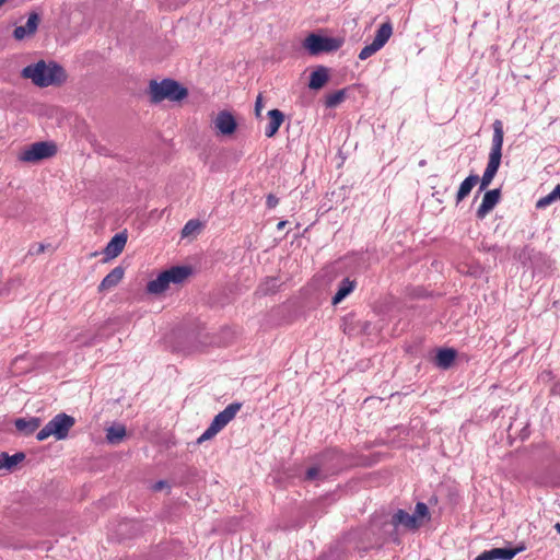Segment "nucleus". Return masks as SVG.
I'll return each mask as SVG.
<instances>
[{"label":"nucleus","mask_w":560,"mask_h":560,"mask_svg":"<svg viewBox=\"0 0 560 560\" xmlns=\"http://www.w3.org/2000/svg\"><path fill=\"white\" fill-rule=\"evenodd\" d=\"M431 517L428 505L424 502H418L415 508L413 514H409L402 509L396 510L389 522L383 526L384 533L394 541H399V530L416 532L422 525L424 521H429Z\"/></svg>","instance_id":"f257e3e1"},{"label":"nucleus","mask_w":560,"mask_h":560,"mask_svg":"<svg viewBox=\"0 0 560 560\" xmlns=\"http://www.w3.org/2000/svg\"><path fill=\"white\" fill-rule=\"evenodd\" d=\"M21 75L24 79H30L38 88L60 85L67 79L66 71L60 65L44 60L24 67Z\"/></svg>","instance_id":"f03ea898"},{"label":"nucleus","mask_w":560,"mask_h":560,"mask_svg":"<svg viewBox=\"0 0 560 560\" xmlns=\"http://www.w3.org/2000/svg\"><path fill=\"white\" fill-rule=\"evenodd\" d=\"M149 93L153 103L164 100L180 101L188 94L187 89L173 79H164L161 82L152 80L149 85Z\"/></svg>","instance_id":"7ed1b4c3"},{"label":"nucleus","mask_w":560,"mask_h":560,"mask_svg":"<svg viewBox=\"0 0 560 560\" xmlns=\"http://www.w3.org/2000/svg\"><path fill=\"white\" fill-rule=\"evenodd\" d=\"M75 420L73 417L60 412L56 415L48 423L37 432L36 439L44 441L49 436L54 435L56 440H65L70 429L74 425Z\"/></svg>","instance_id":"20e7f679"},{"label":"nucleus","mask_w":560,"mask_h":560,"mask_svg":"<svg viewBox=\"0 0 560 560\" xmlns=\"http://www.w3.org/2000/svg\"><path fill=\"white\" fill-rule=\"evenodd\" d=\"M492 129L493 136L491 141V149L485 172L495 176L502 159V147L504 140L503 122L499 119H495L492 124Z\"/></svg>","instance_id":"39448f33"},{"label":"nucleus","mask_w":560,"mask_h":560,"mask_svg":"<svg viewBox=\"0 0 560 560\" xmlns=\"http://www.w3.org/2000/svg\"><path fill=\"white\" fill-rule=\"evenodd\" d=\"M342 44L343 40L340 38L322 36L315 33H311L303 42L304 48L312 56L336 51L342 46Z\"/></svg>","instance_id":"423d86ee"},{"label":"nucleus","mask_w":560,"mask_h":560,"mask_svg":"<svg viewBox=\"0 0 560 560\" xmlns=\"http://www.w3.org/2000/svg\"><path fill=\"white\" fill-rule=\"evenodd\" d=\"M57 153V145L49 141H39L32 143L20 155L23 162H38L44 159H49Z\"/></svg>","instance_id":"0eeeda50"},{"label":"nucleus","mask_w":560,"mask_h":560,"mask_svg":"<svg viewBox=\"0 0 560 560\" xmlns=\"http://www.w3.org/2000/svg\"><path fill=\"white\" fill-rule=\"evenodd\" d=\"M345 455L338 448H328L318 454L315 458L325 470V477L338 472L343 465Z\"/></svg>","instance_id":"6e6552de"},{"label":"nucleus","mask_w":560,"mask_h":560,"mask_svg":"<svg viewBox=\"0 0 560 560\" xmlns=\"http://www.w3.org/2000/svg\"><path fill=\"white\" fill-rule=\"evenodd\" d=\"M525 549L524 546L517 548H492L485 550L475 560H512L518 552Z\"/></svg>","instance_id":"1a4fd4ad"},{"label":"nucleus","mask_w":560,"mask_h":560,"mask_svg":"<svg viewBox=\"0 0 560 560\" xmlns=\"http://www.w3.org/2000/svg\"><path fill=\"white\" fill-rule=\"evenodd\" d=\"M243 404L238 401H234L228 405L222 411H220L212 420V424L221 431L225 428L237 415L241 410Z\"/></svg>","instance_id":"9d476101"},{"label":"nucleus","mask_w":560,"mask_h":560,"mask_svg":"<svg viewBox=\"0 0 560 560\" xmlns=\"http://www.w3.org/2000/svg\"><path fill=\"white\" fill-rule=\"evenodd\" d=\"M213 124L218 132L223 136H230L234 133L237 128L234 116L228 110L219 112Z\"/></svg>","instance_id":"9b49d317"},{"label":"nucleus","mask_w":560,"mask_h":560,"mask_svg":"<svg viewBox=\"0 0 560 560\" xmlns=\"http://www.w3.org/2000/svg\"><path fill=\"white\" fill-rule=\"evenodd\" d=\"M501 198V190L499 188L491 189L485 192L482 201L477 209L476 217L479 220L486 218V215L498 205Z\"/></svg>","instance_id":"f8f14e48"},{"label":"nucleus","mask_w":560,"mask_h":560,"mask_svg":"<svg viewBox=\"0 0 560 560\" xmlns=\"http://www.w3.org/2000/svg\"><path fill=\"white\" fill-rule=\"evenodd\" d=\"M40 18L36 12L30 13L27 22L24 26H16L13 31V37L16 40H22L27 36H32L38 28Z\"/></svg>","instance_id":"ddd939ff"},{"label":"nucleus","mask_w":560,"mask_h":560,"mask_svg":"<svg viewBox=\"0 0 560 560\" xmlns=\"http://www.w3.org/2000/svg\"><path fill=\"white\" fill-rule=\"evenodd\" d=\"M125 268L121 266L115 267L98 284V292H105L115 288L124 278Z\"/></svg>","instance_id":"4468645a"},{"label":"nucleus","mask_w":560,"mask_h":560,"mask_svg":"<svg viewBox=\"0 0 560 560\" xmlns=\"http://www.w3.org/2000/svg\"><path fill=\"white\" fill-rule=\"evenodd\" d=\"M267 115L269 122L266 126L265 136L267 138H272L278 132L280 126L283 124L284 114L280 109L275 108L270 109Z\"/></svg>","instance_id":"2eb2a0df"},{"label":"nucleus","mask_w":560,"mask_h":560,"mask_svg":"<svg viewBox=\"0 0 560 560\" xmlns=\"http://www.w3.org/2000/svg\"><path fill=\"white\" fill-rule=\"evenodd\" d=\"M127 243V235L125 233H117L106 245L104 253L108 258L117 257Z\"/></svg>","instance_id":"dca6fc26"},{"label":"nucleus","mask_w":560,"mask_h":560,"mask_svg":"<svg viewBox=\"0 0 560 560\" xmlns=\"http://www.w3.org/2000/svg\"><path fill=\"white\" fill-rule=\"evenodd\" d=\"M357 287V281L350 279L349 277L343 278L339 283L337 288L336 294L331 299V303L334 305H337L341 303L350 293L353 292V290Z\"/></svg>","instance_id":"f3484780"},{"label":"nucleus","mask_w":560,"mask_h":560,"mask_svg":"<svg viewBox=\"0 0 560 560\" xmlns=\"http://www.w3.org/2000/svg\"><path fill=\"white\" fill-rule=\"evenodd\" d=\"M42 424V420L38 417L26 418H18L14 421V425L16 430L24 434L31 435L33 434Z\"/></svg>","instance_id":"a211bd4d"},{"label":"nucleus","mask_w":560,"mask_h":560,"mask_svg":"<svg viewBox=\"0 0 560 560\" xmlns=\"http://www.w3.org/2000/svg\"><path fill=\"white\" fill-rule=\"evenodd\" d=\"M456 355V350L452 348L440 349L435 355L434 363L438 368L447 370L454 363Z\"/></svg>","instance_id":"6ab92c4d"},{"label":"nucleus","mask_w":560,"mask_h":560,"mask_svg":"<svg viewBox=\"0 0 560 560\" xmlns=\"http://www.w3.org/2000/svg\"><path fill=\"white\" fill-rule=\"evenodd\" d=\"M328 79V69L324 66H318L310 75L308 88L319 90L327 83Z\"/></svg>","instance_id":"aec40b11"},{"label":"nucleus","mask_w":560,"mask_h":560,"mask_svg":"<svg viewBox=\"0 0 560 560\" xmlns=\"http://www.w3.org/2000/svg\"><path fill=\"white\" fill-rule=\"evenodd\" d=\"M164 271L170 283L175 284L184 282L191 275V268L187 266H174Z\"/></svg>","instance_id":"412c9836"},{"label":"nucleus","mask_w":560,"mask_h":560,"mask_svg":"<svg viewBox=\"0 0 560 560\" xmlns=\"http://www.w3.org/2000/svg\"><path fill=\"white\" fill-rule=\"evenodd\" d=\"M479 176L477 174H470L459 185L456 194V205L463 201L471 191V189L478 184Z\"/></svg>","instance_id":"4be33fe9"},{"label":"nucleus","mask_w":560,"mask_h":560,"mask_svg":"<svg viewBox=\"0 0 560 560\" xmlns=\"http://www.w3.org/2000/svg\"><path fill=\"white\" fill-rule=\"evenodd\" d=\"M170 285L165 271L161 272L155 279L148 282L147 290L149 293L159 294L164 292Z\"/></svg>","instance_id":"5701e85b"},{"label":"nucleus","mask_w":560,"mask_h":560,"mask_svg":"<svg viewBox=\"0 0 560 560\" xmlns=\"http://www.w3.org/2000/svg\"><path fill=\"white\" fill-rule=\"evenodd\" d=\"M393 34L390 22L383 23L376 31L373 43L383 48Z\"/></svg>","instance_id":"b1692460"},{"label":"nucleus","mask_w":560,"mask_h":560,"mask_svg":"<svg viewBox=\"0 0 560 560\" xmlns=\"http://www.w3.org/2000/svg\"><path fill=\"white\" fill-rule=\"evenodd\" d=\"M125 435L126 428L122 424H114L106 430V440L110 444L119 443Z\"/></svg>","instance_id":"393cba45"},{"label":"nucleus","mask_w":560,"mask_h":560,"mask_svg":"<svg viewBox=\"0 0 560 560\" xmlns=\"http://www.w3.org/2000/svg\"><path fill=\"white\" fill-rule=\"evenodd\" d=\"M280 287V280L277 277L266 278L258 287V292L262 295L273 294Z\"/></svg>","instance_id":"a878e982"},{"label":"nucleus","mask_w":560,"mask_h":560,"mask_svg":"<svg viewBox=\"0 0 560 560\" xmlns=\"http://www.w3.org/2000/svg\"><path fill=\"white\" fill-rule=\"evenodd\" d=\"M325 468L316 462V465L310 467L306 472L304 480L306 481H313L315 479L325 480L327 477H325Z\"/></svg>","instance_id":"bb28decb"},{"label":"nucleus","mask_w":560,"mask_h":560,"mask_svg":"<svg viewBox=\"0 0 560 560\" xmlns=\"http://www.w3.org/2000/svg\"><path fill=\"white\" fill-rule=\"evenodd\" d=\"M346 97V90H338L331 94H328L325 98V106L327 108L337 107Z\"/></svg>","instance_id":"cd10ccee"},{"label":"nucleus","mask_w":560,"mask_h":560,"mask_svg":"<svg viewBox=\"0 0 560 560\" xmlns=\"http://www.w3.org/2000/svg\"><path fill=\"white\" fill-rule=\"evenodd\" d=\"M381 48L376 46L373 42L369 45H365L361 51L359 52V59L366 60L371 56H373L375 52H377Z\"/></svg>","instance_id":"c85d7f7f"},{"label":"nucleus","mask_w":560,"mask_h":560,"mask_svg":"<svg viewBox=\"0 0 560 560\" xmlns=\"http://www.w3.org/2000/svg\"><path fill=\"white\" fill-rule=\"evenodd\" d=\"M557 200H559V198L556 195V192L552 190L547 196L541 197L540 199H538V201L536 202V208L544 209V208L550 206L551 203H553Z\"/></svg>","instance_id":"c756f323"},{"label":"nucleus","mask_w":560,"mask_h":560,"mask_svg":"<svg viewBox=\"0 0 560 560\" xmlns=\"http://www.w3.org/2000/svg\"><path fill=\"white\" fill-rule=\"evenodd\" d=\"M201 226L200 222L197 220H189L182 230L183 236H188L199 230Z\"/></svg>","instance_id":"7c9ffc66"},{"label":"nucleus","mask_w":560,"mask_h":560,"mask_svg":"<svg viewBox=\"0 0 560 560\" xmlns=\"http://www.w3.org/2000/svg\"><path fill=\"white\" fill-rule=\"evenodd\" d=\"M220 431L212 423H210L206 431L198 438L197 443L200 444L207 440H210L213 436H215Z\"/></svg>","instance_id":"2f4dec72"},{"label":"nucleus","mask_w":560,"mask_h":560,"mask_svg":"<svg viewBox=\"0 0 560 560\" xmlns=\"http://www.w3.org/2000/svg\"><path fill=\"white\" fill-rule=\"evenodd\" d=\"M21 284L20 279H11L7 283H4L0 289H3V293L0 296H8L13 288H16Z\"/></svg>","instance_id":"473e14b6"},{"label":"nucleus","mask_w":560,"mask_h":560,"mask_svg":"<svg viewBox=\"0 0 560 560\" xmlns=\"http://www.w3.org/2000/svg\"><path fill=\"white\" fill-rule=\"evenodd\" d=\"M494 176L490 175L489 173L483 172L482 176L479 177V191H482L488 188V186L491 184Z\"/></svg>","instance_id":"72a5a7b5"},{"label":"nucleus","mask_w":560,"mask_h":560,"mask_svg":"<svg viewBox=\"0 0 560 560\" xmlns=\"http://www.w3.org/2000/svg\"><path fill=\"white\" fill-rule=\"evenodd\" d=\"M279 203V199L272 195V194H269L266 198V206L267 208L269 209H273L277 207V205Z\"/></svg>","instance_id":"f704fd0d"},{"label":"nucleus","mask_w":560,"mask_h":560,"mask_svg":"<svg viewBox=\"0 0 560 560\" xmlns=\"http://www.w3.org/2000/svg\"><path fill=\"white\" fill-rule=\"evenodd\" d=\"M264 107V104H262V96L261 94H259L256 98V102H255V115L257 117L260 116V113H261V109Z\"/></svg>","instance_id":"c9c22d12"},{"label":"nucleus","mask_w":560,"mask_h":560,"mask_svg":"<svg viewBox=\"0 0 560 560\" xmlns=\"http://www.w3.org/2000/svg\"><path fill=\"white\" fill-rule=\"evenodd\" d=\"M168 487L167 482L165 480H159L153 486L152 489L154 491H161L162 489Z\"/></svg>","instance_id":"e433bc0d"},{"label":"nucleus","mask_w":560,"mask_h":560,"mask_svg":"<svg viewBox=\"0 0 560 560\" xmlns=\"http://www.w3.org/2000/svg\"><path fill=\"white\" fill-rule=\"evenodd\" d=\"M45 250V245L44 244H38L36 245V249H30V253L31 254H39V253H43Z\"/></svg>","instance_id":"4c0bfd02"},{"label":"nucleus","mask_w":560,"mask_h":560,"mask_svg":"<svg viewBox=\"0 0 560 560\" xmlns=\"http://www.w3.org/2000/svg\"><path fill=\"white\" fill-rule=\"evenodd\" d=\"M285 224H287V221H280V222L277 224V229H278L279 231L283 230V229H284V226H285Z\"/></svg>","instance_id":"58836bf2"},{"label":"nucleus","mask_w":560,"mask_h":560,"mask_svg":"<svg viewBox=\"0 0 560 560\" xmlns=\"http://www.w3.org/2000/svg\"><path fill=\"white\" fill-rule=\"evenodd\" d=\"M553 191L556 192V195L560 199V183L553 188Z\"/></svg>","instance_id":"ea45409f"},{"label":"nucleus","mask_w":560,"mask_h":560,"mask_svg":"<svg viewBox=\"0 0 560 560\" xmlns=\"http://www.w3.org/2000/svg\"><path fill=\"white\" fill-rule=\"evenodd\" d=\"M483 248L487 249V250H495L497 246L495 245L491 246V247L485 246Z\"/></svg>","instance_id":"a19ab883"},{"label":"nucleus","mask_w":560,"mask_h":560,"mask_svg":"<svg viewBox=\"0 0 560 560\" xmlns=\"http://www.w3.org/2000/svg\"><path fill=\"white\" fill-rule=\"evenodd\" d=\"M555 529L557 530L558 534H560V523H557L555 525Z\"/></svg>","instance_id":"79ce46f5"},{"label":"nucleus","mask_w":560,"mask_h":560,"mask_svg":"<svg viewBox=\"0 0 560 560\" xmlns=\"http://www.w3.org/2000/svg\"><path fill=\"white\" fill-rule=\"evenodd\" d=\"M7 0H0V5H2Z\"/></svg>","instance_id":"37998d69"}]
</instances>
